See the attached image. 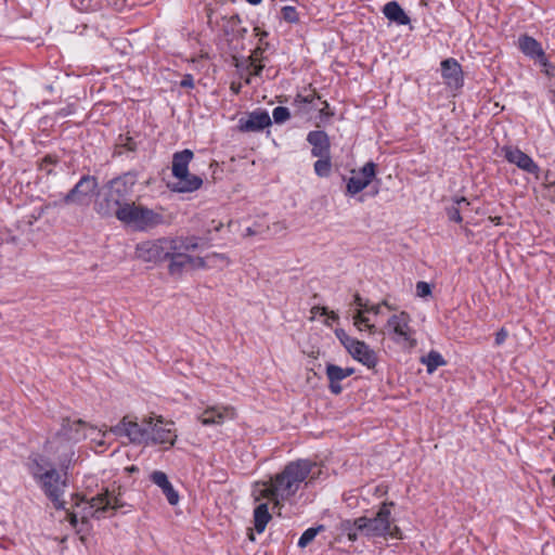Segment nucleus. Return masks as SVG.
Here are the masks:
<instances>
[{
  "instance_id": "a878e982",
  "label": "nucleus",
  "mask_w": 555,
  "mask_h": 555,
  "mask_svg": "<svg viewBox=\"0 0 555 555\" xmlns=\"http://www.w3.org/2000/svg\"><path fill=\"white\" fill-rule=\"evenodd\" d=\"M383 13L389 21L398 25H406L410 23V17L397 1L387 2L383 8Z\"/></svg>"
},
{
  "instance_id": "a211bd4d",
  "label": "nucleus",
  "mask_w": 555,
  "mask_h": 555,
  "mask_svg": "<svg viewBox=\"0 0 555 555\" xmlns=\"http://www.w3.org/2000/svg\"><path fill=\"white\" fill-rule=\"evenodd\" d=\"M518 48L528 57L538 60L542 66H547L548 61L540 42L533 37L522 35L518 39Z\"/></svg>"
},
{
  "instance_id": "c03bdc74",
  "label": "nucleus",
  "mask_w": 555,
  "mask_h": 555,
  "mask_svg": "<svg viewBox=\"0 0 555 555\" xmlns=\"http://www.w3.org/2000/svg\"><path fill=\"white\" fill-rule=\"evenodd\" d=\"M313 313H320L322 315H325L327 314V308L325 307H313L312 310H311Z\"/></svg>"
},
{
  "instance_id": "393cba45",
  "label": "nucleus",
  "mask_w": 555,
  "mask_h": 555,
  "mask_svg": "<svg viewBox=\"0 0 555 555\" xmlns=\"http://www.w3.org/2000/svg\"><path fill=\"white\" fill-rule=\"evenodd\" d=\"M178 181L172 184V191L179 193H190L198 190L203 185V180L196 175L186 172L185 177L177 178Z\"/></svg>"
},
{
  "instance_id": "7ed1b4c3",
  "label": "nucleus",
  "mask_w": 555,
  "mask_h": 555,
  "mask_svg": "<svg viewBox=\"0 0 555 555\" xmlns=\"http://www.w3.org/2000/svg\"><path fill=\"white\" fill-rule=\"evenodd\" d=\"M31 475L39 482L44 494L51 500L54 507L65 508V502L62 500L66 487L65 479L60 473L50 466L41 456L34 459L31 465Z\"/></svg>"
},
{
  "instance_id": "473e14b6",
  "label": "nucleus",
  "mask_w": 555,
  "mask_h": 555,
  "mask_svg": "<svg viewBox=\"0 0 555 555\" xmlns=\"http://www.w3.org/2000/svg\"><path fill=\"white\" fill-rule=\"evenodd\" d=\"M282 17L288 23L298 22V13L294 7L286 5L282 8Z\"/></svg>"
},
{
  "instance_id": "4468645a",
  "label": "nucleus",
  "mask_w": 555,
  "mask_h": 555,
  "mask_svg": "<svg viewBox=\"0 0 555 555\" xmlns=\"http://www.w3.org/2000/svg\"><path fill=\"white\" fill-rule=\"evenodd\" d=\"M98 188L95 177L83 176L78 183L65 195V204H85Z\"/></svg>"
},
{
  "instance_id": "39448f33",
  "label": "nucleus",
  "mask_w": 555,
  "mask_h": 555,
  "mask_svg": "<svg viewBox=\"0 0 555 555\" xmlns=\"http://www.w3.org/2000/svg\"><path fill=\"white\" fill-rule=\"evenodd\" d=\"M119 221L132 225L138 231H146L164 222V216L134 202L124 203L113 214Z\"/></svg>"
},
{
  "instance_id": "dca6fc26",
  "label": "nucleus",
  "mask_w": 555,
  "mask_h": 555,
  "mask_svg": "<svg viewBox=\"0 0 555 555\" xmlns=\"http://www.w3.org/2000/svg\"><path fill=\"white\" fill-rule=\"evenodd\" d=\"M441 74L444 83L451 89H459L463 86V72L459 62L454 59H447L441 63Z\"/></svg>"
},
{
  "instance_id": "ea45409f",
  "label": "nucleus",
  "mask_w": 555,
  "mask_h": 555,
  "mask_svg": "<svg viewBox=\"0 0 555 555\" xmlns=\"http://www.w3.org/2000/svg\"><path fill=\"white\" fill-rule=\"evenodd\" d=\"M314 99H320V96L317 95V93L313 91L311 94H309L307 96H302V95L298 94L296 98V102L312 103L314 101Z\"/></svg>"
},
{
  "instance_id": "cd10ccee",
  "label": "nucleus",
  "mask_w": 555,
  "mask_h": 555,
  "mask_svg": "<svg viewBox=\"0 0 555 555\" xmlns=\"http://www.w3.org/2000/svg\"><path fill=\"white\" fill-rule=\"evenodd\" d=\"M422 362L426 365L427 372L430 374L434 373L439 366L446 364L442 356L435 350L429 351L426 357L422 358Z\"/></svg>"
},
{
  "instance_id": "20e7f679",
  "label": "nucleus",
  "mask_w": 555,
  "mask_h": 555,
  "mask_svg": "<svg viewBox=\"0 0 555 555\" xmlns=\"http://www.w3.org/2000/svg\"><path fill=\"white\" fill-rule=\"evenodd\" d=\"M392 502H384L375 517H359L354 520V526L367 537H386L389 535L393 539H401V530L398 526L393 525L390 519Z\"/></svg>"
},
{
  "instance_id": "58836bf2",
  "label": "nucleus",
  "mask_w": 555,
  "mask_h": 555,
  "mask_svg": "<svg viewBox=\"0 0 555 555\" xmlns=\"http://www.w3.org/2000/svg\"><path fill=\"white\" fill-rule=\"evenodd\" d=\"M447 214H448V218L451 221L460 223L463 220L462 216H461V208L457 206H452V207L448 208Z\"/></svg>"
},
{
  "instance_id": "b1692460",
  "label": "nucleus",
  "mask_w": 555,
  "mask_h": 555,
  "mask_svg": "<svg viewBox=\"0 0 555 555\" xmlns=\"http://www.w3.org/2000/svg\"><path fill=\"white\" fill-rule=\"evenodd\" d=\"M193 152L188 149L173 154L171 170L175 178H182L186 176V172H189V164L193 159Z\"/></svg>"
},
{
  "instance_id": "5fc2aeb1",
  "label": "nucleus",
  "mask_w": 555,
  "mask_h": 555,
  "mask_svg": "<svg viewBox=\"0 0 555 555\" xmlns=\"http://www.w3.org/2000/svg\"><path fill=\"white\" fill-rule=\"evenodd\" d=\"M247 234H248V235L254 234V232L251 231V229H250V228H248V229H247Z\"/></svg>"
},
{
  "instance_id": "4c0bfd02",
  "label": "nucleus",
  "mask_w": 555,
  "mask_h": 555,
  "mask_svg": "<svg viewBox=\"0 0 555 555\" xmlns=\"http://www.w3.org/2000/svg\"><path fill=\"white\" fill-rule=\"evenodd\" d=\"M416 294L420 297H426L431 294V287L427 282L420 281L416 283Z\"/></svg>"
},
{
  "instance_id": "8fccbe9b",
  "label": "nucleus",
  "mask_w": 555,
  "mask_h": 555,
  "mask_svg": "<svg viewBox=\"0 0 555 555\" xmlns=\"http://www.w3.org/2000/svg\"><path fill=\"white\" fill-rule=\"evenodd\" d=\"M326 315H328L334 321L338 320V315L334 311H331V312L327 311Z\"/></svg>"
},
{
  "instance_id": "09e8293b",
  "label": "nucleus",
  "mask_w": 555,
  "mask_h": 555,
  "mask_svg": "<svg viewBox=\"0 0 555 555\" xmlns=\"http://www.w3.org/2000/svg\"><path fill=\"white\" fill-rule=\"evenodd\" d=\"M263 69V65H255L254 67V75H260V73L262 72Z\"/></svg>"
},
{
  "instance_id": "6ab92c4d",
  "label": "nucleus",
  "mask_w": 555,
  "mask_h": 555,
  "mask_svg": "<svg viewBox=\"0 0 555 555\" xmlns=\"http://www.w3.org/2000/svg\"><path fill=\"white\" fill-rule=\"evenodd\" d=\"M307 141L312 145L311 154L314 157H327L330 155V138L325 131H310Z\"/></svg>"
},
{
  "instance_id": "4be33fe9",
  "label": "nucleus",
  "mask_w": 555,
  "mask_h": 555,
  "mask_svg": "<svg viewBox=\"0 0 555 555\" xmlns=\"http://www.w3.org/2000/svg\"><path fill=\"white\" fill-rule=\"evenodd\" d=\"M151 480L157 487H159L165 494L170 505H177L179 502V494L173 489L171 482L168 480L167 475L164 472L155 470L151 474Z\"/></svg>"
},
{
  "instance_id": "f3484780",
  "label": "nucleus",
  "mask_w": 555,
  "mask_h": 555,
  "mask_svg": "<svg viewBox=\"0 0 555 555\" xmlns=\"http://www.w3.org/2000/svg\"><path fill=\"white\" fill-rule=\"evenodd\" d=\"M234 410L230 406L214 405L208 406L198 416V421L204 426L221 425L227 418H233Z\"/></svg>"
},
{
  "instance_id": "864d4df0",
  "label": "nucleus",
  "mask_w": 555,
  "mask_h": 555,
  "mask_svg": "<svg viewBox=\"0 0 555 555\" xmlns=\"http://www.w3.org/2000/svg\"><path fill=\"white\" fill-rule=\"evenodd\" d=\"M61 468H62V469H64V470H66V469L68 468V464L66 465V464L62 463V464H61Z\"/></svg>"
},
{
  "instance_id": "6e6552de",
  "label": "nucleus",
  "mask_w": 555,
  "mask_h": 555,
  "mask_svg": "<svg viewBox=\"0 0 555 555\" xmlns=\"http://www.w3.org/2000/svg\"><path fill=\"white\" fill-rule=\"evenodd\" d=\"M172 240L162 237L154 241H145L137 245V258L145 262H162L168 260L169 251L172 250Z\"/></svg>"
},
{
  "instance_id": "f03ea898",
  "label": "nucleus",
  "mask_w": 555,
  "mask_h": 555,
  "mask_svg": "<svg viewBox=\"0 0 555 555\" xmlns=\"http://www.w3.org/2000/svg\"><path fill=\"white\" fill-rule=\"evenodd\" d=\"M137 180V173L129 171L108 181L106 184L107 192L105 198L95 203L96 212L101 216L109 217L115 214V209H118L124 203H131L129 198L133 192Z\"/></svg>"
},
{
  "instance_id": "de8ad7c7",
  "label": "nucleus",
  "mask_w": 555,
  "mask_h": 555,
  "mask_svg": "<svg viewBox=\"0 0 555 555\" xmlns=\"http://www.w3.org/2000/svg\"><path fill=\"white\" fill-rule=\"evenodd\" d=\"M455 203H456V206L460 207V208H461L462 204H465L467 206L469 205V202L465 197L457 198L455 201Z\"/></svg>"
},
{
  "instance_id": "f257e3e1",
  "label": "nucleus",
  "mask_w": 555,
  "mask_h": 555,
  "mask_svg": "<svg viewBox=\"0 0 555 555\" xmlns=\"http://www.w3.org/2000/svg\"><path fill=\"white\" fill-rule=\"evenodd\" d=\"M320 474L318 464L310 460L289 462L284 469L266 481H257L254 486L256 501L268 499L280 506L281 501L288 500L299 490L308 478L314 479Z\"/></svg>"
},
{
  "instance_id": "c756f323",
  "label": "nucleus",
  "mask_w": 555,
  "mask_h": 555,
  "mask_svg": "<svg viewBox=\"0 0 555 555\" xmlns=\"http://www.w3.org/2000/svg\"><path fill=\"white\" fill-rule=\"evenodd\" d=\"M331 159L330 155L327 157H319V159L314 163V171L319 177H327L331 173Z\"/></svg>"
},
{
  "instance_id": "9d476101",
  "label": "nucleus",
  "mask_w": 555,
  "mask_h": 555,
  "mask_svg": "<svg viewBox=\"0 0 555 555\" xmlns=\"http://www.w3.org/2000/svg\"><path fill=\"white\" fill-rule=\"evenodd\" d=\"M149 427L147 444L173 446L177 435L172 422H166L162 416L146 418Z\"/></svg>"
},
{
  "instance_id": "412c9836",
  "label": "nucleus",
  "mask_w": 555,
  "mask_h": 555,
  "mask_svg": "<svg viewBox=\"0 0 555 555\" xmlns=\"http://www.w3.org/2000/svg\"><path fill=\"white\" fill-rule=\"evenodd\" d=\"M87 426L88 424L82 420L70 421L68 418H64L59 436H62L68 441H80L86 438V434L81 431V428Z\"/></svg>"
},
{
  "instance_id": "e433bc0d",
  "label": "nucleus",
  "mask_w": 555,
  "mask_h": 555,
  "mask_svg": "<svg viewBox=\"0 0 555 555\" xmlns=\"http://www.w3.org/2000/svg\"><path fill=\"white\" fill-rule=\"evenodd\" d=\"M343 526H344V530L347 532L348 540L356 541L358 539L357 531H360V530L356 528L354 521L353 522L346 521V522H344Z\"/></svg>"
},
{
  "instance_id": "ddd939ff",
  "label": "nucleus",
  "mask_w": 555,
  "mask_h": 555,
  "mask_svg": "<svg viewBox=\"0 0 555 555\" xmlns=\"http://www.w3.org/2000/svg\"><path fill=\"white\" fill-rule=\"evenodd\" d=\"M375 168L376 165L369 162L360 170H352L347 180L346 194L353 196L367 188L376 175Z\"/></svg>"
},
{
  "instance_id": "49530a36",
  "label": "nucleus",
  "mask_w": 555,
  "mask_h": 555,
  "mask_svg": "<svg viewBox=\"0 0 555 555\" xmlns=\"http://www.w3.org/2000/svg\"><path fill=\"white\" fill-rule=\"evenodd\" d=\"M322 115L331 116L332 113L328 112V103L326 101L323 102V107L320 109Z\"/></svg>"
},
{
  "instance_id": "423d86ee",
  "label": "nucleus",
  "mask_w": 555,
  "mask_h": 555,
  "mask_svg": "<svg viewBox=\"0 0 555 555\" xmlns=\"http://www.w3.org/2000/svg\"><path fill=\"white\" fill-rule=\"evenodd\" d=\"M199 238L195 236H180L172 240V250L169 251L168 271L171 275H179L184 269L189 268L191 256L189 251H193L199 246Z\"/></svg>"
},
{
  "instance_id": "5701e85b",
  "label": "nucleus",
  "mask_w": 555,
  "mask_h": 555,
  "mask_svg": "<svg viewBox=\"0 0 555 555\" xmlns=\"http://www.w3.org/2000/svg\"><path fill=\"white\" fill-rule=\"evenodd\" d=\"M271 125V118L264 111H256L249 114L248 118L241 120V130L243 131H260Z\"/></svg>"
},
{
  "instance_id": "0eeeda50",
  "label": "nucleus",
  "mask_w": 555,
  "mask_h": 555,
  "mask_svg": "<svg viewBox=\"0 0 555 555\" xmlns=\"http://www.w3.org/2000/svg\"><path fill=\"white\" fill-rule=\"evenodd\" d=\"M335 335L348 353L358 362L369 369H374L377 364L376 352L364 341L349 336L344 330L335 331Z\"/></svg>"
},
{
  "instance_id": "72a5a7b5",
  "label": "nucleus",
  "mask_w": 555,
  "mask_h": 555,
  "mask_svg": "<svg viewBox=\"0 0 555 555\" xmlns=\"http://www.w3.org/2000/svg\"><path fill=\"white\" fill-rule=\"evenodd\" d=\"M207 260H208L209 267L216 266V264H221V266L229 264L228 258L222 254L214 253L211 255H207Z\"/></svg>"
},
{
  "instance_id": "9b49d317",
  "label": "nucleus",
  "mask_w": 555,
  "mask_h": 555,
  "mask_svg": "<svg viewBox=\"0 0 555 555\" xmlns=\"http://www.w3.org/2000/svg\"><path fill=\"white\" fill-rule=\"evenodd\" d=\"M109 431L116 436L128 437L132 443L147 444L149 427L146 418L139 424L129 421L126 416L116 426H112Z\"/></svg>"
},
{
  "instance_id": "f704fd0d",
  "label": "nucleus",
  "mask_w": 555,
  "mask_h": 555,
  "mask_svg": "<svg viewBox=\"0 0 555 555\" xmlns=\"http://www.w3.org/2000/svg\"><path fill=\"white\" fill-rule=\"evenodd\" d=\"M117 147H124L127 151L134 152L137 150V143L130 137H120Z\"/></svg>"
},
{
  "instance_id": "c9c22d12",
  "label": "nucleus",
  "mask_w": 555,
  "mask_h": 555,
  "mask_svg": "<svg viewBox=\"0 0 555 555\" xmlns=\"http://www.w3.org/2000/svg\"><path fill=\"white\" fill-rule=\"evenodd\" d=\"M209 267L207 256L205 258L203 257H192L189 264L190 269H204Z\"/></svg>"
},
{
  "instance_id": "bb28decb",
  "label": "nucleus",
  "mask_w": 555,
  "mask_h": 555,
  "mask_svg": "<svg viewBox=\"0 0 555 555\" xmlns=\"http://www.w3.org/2000/svg\"><path fill=\"white\" fill-rule=\"evenodd\" d=\"M272 516L269 513V507L267 503L259 504L254 511V522L255 529L258 533L264 531L266 526L271 520Z\"/></svg>"
},
{
  "instance_id": "aec40b11",
  "label": "nucleus",
  "mask_w": 555,
  "mask_h": 555,
  "mask_svg": "<svg viewBox=\"0 0 555 555\" xmlns=\"http://www.w3.org/2000/svg\"><path fill=\"white\" fill-rule=\"evenodd\" d=\"M354 373L351 367L343 369L336 364L326 365V376L330 382V390L334 395H339L343 391L340 382Z\"/></svg>"
},
{
  "instance_id": "a18cd8bd",
  "label": "nucleus",
  "mask_w": 555,
  "mask_h": 555,
  "mask_svg": "<svg viewBox=\"0 0 555 555\" xmlns=\"http://www.w3.org/2000/svg\"><path fill=\"white\" fill-rule=\"evenodd\" d=\"M365 311L373 312L374 314H379V312H380V305H374V306H371V307L367 306Z\"/></svg>"
},
{
  "instance_id": "c85d7f7f",
  "label": "nucleus",
  "mask_w": 555,
  "mask_h": 555,
  "mask_svg": "<svg viewBox=\"0 0 555 555\" xmlns=\"http://www.w3.org/2000/svg\"><path fill=\"white\" fill-rule=\"evenodd\" d=\"M323 530H324V526H322V525H320L318 527L308 528L307 530H305V532L299 538L298 546L306 547L314 540L317 534Z\"/></svg>"
},
{
  "instance_id": "2eb2a0df",
  "label": "nucleus",
  "mask_w": 555,
  "mask_h": 555,
  "mask_svg": "<svg viewBox=\"0 0 555 555\" xmlns=\"http://www.w3.org/2000/svg\"><path fill=\"white\" fill-rule=\"evenodd\" d=\"M501 152L508 163L516 165L519 169L528 173L534 175V177L539 179L540 167L529 155L515 146H503Z\"/></svg>"
},
{
  "instance_id": "79ce46f5",
  "label": "nucleus",
  "mask_w": 555,
  "mask_h": 555,
  "mask_svg": "<svg viewBox=\"0 0 555 555\" xmlns=\"http://www.w3.org/2000/svg\"><path fill=\"white\" fill-rule=\"evenodd\" d=\"M180 86L182 88H193L194 87L193 76L190 74L184 75L182 80L180 81Z\"/></svg>"
},
{
  "instance_id": "1a4fd4ad",
  "label": "nucleus",
  "mask_w": 555,
  "mask_h": 555,
  "mask_svg": "<svg viewBox=\"0 0 555 555\" xmlns=\"http://www.w3.org/2000/svg\"><path fill=\"white\" fill-rule=\"evenodd\" d=\"M410 322L411 318L404 311L388 319L386 328L395 343L406 344L409 347L416 345V340L413 338L414 331L411 328Z\"/></svg>"
},
{
  "instance_id": "6e6d98bb",
  "label": "nucleus",
  "mask_w": 555,
  "mask_h": 555,
  "mask_svg": "<svg viewBox=\"0 0 555 555\" xmlns=\"http://www.w3.org/2000/svg\"><path fill=\"white\" fill-rule=\"evenodd\" d=\"M552 485L555 487V475L552 477Z\"/></svg>"
},
{
  "instance_id": "4d7b16f0",
  "label": "nucleus",
  "mask_w": 555,
  "mask_h": 555,
  "mask_svg": "<svg viewBox=\"0 0 555 555\" xmlns=\"http://www.w3.org/2000/svg\"><path fill=\"white\" fill-rule=\"evenodd\" d=\"M75 521H76V515H73L72 522L75 524Z\"/></svg>"
},
{
  "instance_id": "3c124183",
  "label": "nucleus",
  "mask_w": 555,
  "mask_h": 555,
  "mask_svg": "<svg viewBox=\"0 0 555 555\" xmlns=\"http://www.w3.org/2000/svg\"><path fill=\"white\" fill-rule=\"evenodd\" d=\"M246 1L253 5H257L261 2V0H246Z\"/></svg>"
},
{
  "instance_id": "7c9ffc66",
  "label": "nucleus",
  "mask_w": 555,
  "mask_h": 555,
  "mask_svg": "<svg viewBox=\"0 0 555 555\" xmlns=\"http://www.w3.org/2000/svg\"><path fill=\"white\" fill-rule=\"evenodd\" d=\"M353 324L360 331H362L364 327L367 328L371 333H374L375 331V326L369 323V319L363 314L362 310H358L353 315Z\"/></svg>"
},
{
  "instance_id": "a19ab883",
  "label": "nucleus",
  "mask_w": 555,
  "mask_h": 555,
  "mask_svg": "<svg viewBox=\"0 0 555 555\" xmlns=\"http://www.w3.org/2000/svg\"><path fill=\"white\" fill-rule=\"evenodd\" d=\"M508 336V333L505 328H501L496 334H495V345L496 346H500L502 345L506 338Z\"/></svg>"
},
{
  "instance_id": "603ef678",
  "label": "nucleus",
  "mask_w": 555,
  "mask_h": 555,
  "mask_svg": "<svg viewBox=\"0 0 555 555\" xmlns=\"http://www.w3.org/2000/svg\"><path fill=\"white\" fill-rule=\"evenodd\" d=\"M259 53H260V50H259V49H258V50H256V51L254 52V55L251 56V59H253V60H257V57H258V54H259Z\"/></svg>"
},
{
  "instance_id": "f8f14e48",
  "label": "nucleus",
  "mask_w": 555,
  "mask_h": 555,
  "mask_svg": "<svg viewBox=\"0 0 555 555\" xmlns=\"http://www.w3.org/2000/svg\"><path fill=\"white\" fill-rule=\"evenodd\" d=\"M87 504L88 511L82 516L83 519L89 516L100 519L105 512L116 511L124 505L118 496L112 495L107 490L90 499Z\"/></svg>"
},
{
  "instance_id": "37998d69",
  "label": "nucleus",
  "mask_w": 555,
  "mask_h": 555,
  "mask_svg": "<svg viewBox=\"0 0 555 555\" xmlns=\"http://www.w3.org/2000/svg\"><path fill=\"white\" fill-rule=\"evenodd\" d=\"M353 304H354L357 307H359V308H363L364 310H366L367 302H366L365 300H363V298H362L359 294H356V295H354Z\"/></svg>"
},
{
  "instance_id": "2f4dec72",
  "label": "nucleus",
  "mask_w": 555,
  "mask_h": 555,
  "mask_svg": "<svg viewBox=\"0 0 555 555\" xmlns=\"http://www.w3.org/2000/svg\"><path fill=\"white\" fill-rule=\"evenodd\" d=\"M272 117L274 122L283 124L289 119L291 114L287 107L276 106L272 112Z\"/></svg>"
}]
</instances>
